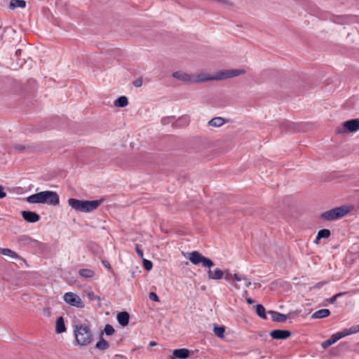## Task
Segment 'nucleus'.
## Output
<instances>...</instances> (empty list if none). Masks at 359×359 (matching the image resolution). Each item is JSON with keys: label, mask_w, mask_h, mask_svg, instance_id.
Segmentation results:
<instances>
[{"label": "nucleus", "mask_w": 359, "mask_h": 359, "mask_svg": "<svg viewBox=\"0 0 359 359\" xmlns=\"http://www.w3.org/2000/svg\"><path fill=\"white\" fill-rule=\"evenodd\" d=\"M189 261L194 265L201 264L202 266L208 269V277L210 280H220L223 276V271L219 268L212 270L211 268L215 266L214 262L209 258L202 255L198 251H193L189 254Z\"/></svg>", "instance_id": "nucleus-1"}, {"label": "nucleus", "mask_w": 359, "mask_h": 359, "mask_svg": "<svg viewBox=\"0 0 359 359\" xmlns=\"http://www.w3.org/2000/svg\"><path fill=\"white\" fill-rule=\"evenodd\" d=\"M74 331L77 343L81 346L89 344L93 341V334L90 327V323L86 320L85 323H77L74 325Z\"/></svg>", "instance_id": "nucleus-2"}, {"label": "nucleus", "mask_w": 359, "mask_h": 359, "mask_svg": "<svg viewBox=\"0 0 359 359\" xmlns=\"http://www.w3.org/2000/svg\"><path fill=\"white\" fill-rule=\"evenodd\" d=\"M104 201V198L95 201H83L76 198H69L68 205L74 210L82 212H89L96 210Z\"/></svg>", "instance_id": "nucleus-3"}, {"label": "nucleus", "mask_w": 359, "mask_h": 359, "mask_svg": "<svg viewBox=\"0 0 359 359\" xmlns=\"http://www.w3.org/2000/svg\"><path fill=\"white\" fill-rule=\"evenodd\" d=\"M352 208L348 205L337 207L321 213L319 218L325 221L338 219L350 212Z\"/></svg>", "instance_id": "nucleus-4"}, {"label": "nucleus", "mask_w": 359, "mask_h": 359, "mask_svg": "<svg viewBox=\"0 0 359 359\" xmlns=\"http://www.w3.org/2000/svg\"><path fill=\"white\" fill-rule=\"evenodd\" d=\"M359 130V119H351L345 121L341 126H339L337 130L338 134H344L347 131L354 133Z\"/></svg>", "instance_id": "nucleus-5"}, {"label": "nucleus", "mask_w": 359, "mask_h": 359, "mask_svg": "<svg viewBox=\"0 0 359 359\" xmlns=\"http://www.w3.org/2000/svg\"><path fill=\"white\" fill-rule=\"evenodd\" d=\"M41 194L43 204H48L53 206L59 204L60 198L56 192L52 191H41Z\"/></svg>", "instance_id": "nucleus-6"}, {"label": "nucleus", "mask_w": 359, "mask_h": 359, "mask_svg": "<svg viewBox=\"0 0 359 359\" xmlns=\"http://www.w3.org/2000/svg\"><path fill=\"white\" fill-rule=\"evenodd\" d=\"M64 301L72 306H75L76 308H83L84 304L82 302L80 297L73 292H67L64 295Z\"/></svg>", "instance_id": "nucleus-7"}, {"label": "nucleus", "mask_w": 359, "mask_h": 359, "mask_svg": "<svg viewBox=\"0 0 359 359\" xmlns=\"http://www.w3.org/2000/svg\"><path fill=\"white\" fill-rule=\"evenodd\" d=\"M244 69H226L222 70L217 73V80H223L229 78L235 77L241 74H244Z\"/></svg>", "instance_id": "nucleus-8"}, {"label": "nucleus", "mask_w": 359, "mask_h": 359, "mask_svg": "<svg viewBox=\"0 0 359 359\" xmlns=\"http://www.w3.org/2000/svg\"><path fill=\"white\" fill-rule=\"evenodd\" d=\"M192 77L193 83L206 82L209 81H218L217 79V74L215 76H210L205 72H200L192 75Z\"/></svg>", "instance_id": "nucleus-9"}, {"label": "nucleus", "mask_w": 359, "mask_h": 359, "mask_svg": "<svg viewBox=\"0 0 359 359\" xmlns=\"http://www.w3.org/2000/svg\"><path fill=\"white\" fill-rule=\"evenodd\" d=\"M22 218L27 222L34 223L40 219V216L35 212L22 210L21 212Z\"/></svg>", "instance_id": "nucleus-10"}, {"label": "nucleus", "mask_w": 359, "mask_h": 359, "mask_svg": "<svg viewBox=\"0 0 359 359\" xmlns=\"http://www.w3.org/2000/svg\"><path fill=\"white\" fill-rule=\"evenodd\" d=\"M270 335L273 339H285L291 335V333L288 330H274L271 332Z\"/></svg>", "instance_id": "nucleus-11"}, {"label": "nucleus", "mask_w": 359, "mask_h": 359, "mask_svg": "<svg viewBox=\"0 0 359 359\" xmlns=\"http://www.w3.org/2000/svg\"><path fill=\"white\" fill-rule=\"evenodd\" d=\"M172 76L175 79L184 81L185 83L191 84L193 83L192 75H189L182 72H175L172 74Z\"/></svg>", "instance_id": "nucleus-12"}, {"label": "nucleus", "mask_w": 359, "mask_h": 359, "mask_svg": "<svg viewBox=\"0 0 359 359\" xmlns=\"http://www.w3.org/2000/svg\"><path fill=\"white\" fill-rule=\"evenodd\" d=\"M116 318H117L118 323L121 326L125 327V326L128 325L129 323L130 316L128 312L121 311L117 314Z\"/></svg>", "instance_id": "nucleus-13"}, {"label": "nucleus", "mask_w": 359, "mask_h": 359, "mask_svg": "<svg viewBox=\"0 0 359 359\" xmlns=\"http://www.w3.org/2000/svg\"><path fill=\"white\" fill-rule=\"evenodd\" d=\"M172 355L180 359H186L189 355V351L187 348L175 349L172 352Z\"/></svg>", "instance_id": "nucleus-14"}, {"label": "nucleus", "mask_w": 359, "mask_h": 359, "mask_svg": "<svg viewBox=\"0 0 359 359\" xmlns=\"http://www.w3.org/2000/svg\"><path fill=\"white\" fill-rule=\"evenodd\" d=\"M269 313H271L272 320L274 322H285L287 318L286 315L277 311H270Z\"/></svg>", "instance_id": "nucleus-15"}, {"label": "nucleus", "mask_w": 359, "mask_h": 359, "mask_svg": "<svg viewBox=\"0 0 359 359\" xmlns=\"http://www.w3.org/2000/svg\"><path fill=\"white\" fill-rule=\"evenodd\" d=\"M27 201L29 203H43L41 191L28 196Z\"/></svg>", "instance_id": "nucleus-16"}, {"label": "nucleus", "mask_w": 359, "mask_h": 359, "mask_svg": "<svg viewBox=\"0 0 359 359\" xmlns=\"http://www.w3.org/2000/svg\"><path fill=\"white\" fill-rule=\"evenodd\" d=\"M330 314V311L327 309H322L316 312H314L311 318H323L329 316Z\"/></svg>", "instance_id": "nucleus-17"}, {"label": "nucleus", "mask_w": 359, "mask_h": 359, "mask_svg": "<svg viewBox=\"0 0 359 359\" xmlns=\"http://www.w3.org/2000/svg\"><path fill=\"white\" fill-rule=\"evenodd\" d=\"M330 236V231L327 229H323L318 232L315 243H318V241L321 238H327Z\"/></svg>", "instance_id": "nucleus-18"}, {"label": "nucleus", "mask_w": 359, "mask_h": 359, "mask_svg": "<svg viewBox=\"0 0 359 359\" xmlns=\"http://www.w3.org/2000/svg\"><path fill=\"white\" fill-rule=\"evenodd\" d=\"M66 327L65 325L64 320L62 317H59L56 321V332L58 334L65 332Z\"/></svg>", "instance_id": "nucleus-19"}, {"label": "nucleus", "mask_w": 359, "mask_h": 359, "mask_svg": "<svg viewBox=\"0 0 359 359\" xmlns=\"http://www.w3.org/2000/svg\"><path fill=\"white\" fill-rule=\"evenodd\" d=\"M224 119L222 117H215L212 118L209 122V126L212 127H219L224 123Z\"/></svg>", "instance_id": "nucleus-20"}, {"label": "nucleus", "mask_w": 359, "mask_h": 359, "mask_svg": "<svg viewBox=\"0 0 359 359\" xmlns=\"http://www.w3.org/2000/svg\"><path fill=\"white\" fill-rule=\"evenodd\" d=\"M26 2L24 0H11L10 2V8L15 9L16 8H25Z\"/></svg>", "instance_id": "nucleus-21"}, {"label": "nucleus", "mask_w": 359, "mask_h": 359, "mask_svg": "<svg viewBox=\"0 0 359 359\" xmlns=\"http://www.w3.org/2000/svg\"><path fill=\"white\" fill-rule=\"evenodd\" d=\"M0 252L2 255L10 257L13 259H17L19 257V256L15 252L8 248H0Z\"/></svg>", "instance_id": "nucleus-22"}, {"label": "nucleus", "mask_w": 359, "mask_h": 359, "mask_svg": "<svg viewBox=\"0 0 359 359\" xmlns=\"http://www.w3.org/2000/svg\"><path fill=\"white\" fill-rule=\"evenodd\" d=\"M213 332L217 337L222 339L224 337L225 327L224 326L215 325L213 328Z\"/></svg>", "instance_id": "nucleus-23"}, {"label": "nucleus", "mask_w": 359, "mask_h": 359, "mask_svg": "<svg viewBox=\"0 0 359 359\" xmlns=\"http://www.w3.org/2000/svg\"><path fill=\"white\" fill-rule=\"evenodd\" d=\"M115 105L118 107H124L128 105V100L126 96H121L115 101Z\"/></svg>", "instance_id": "nucleus-24"}, {"label": "nucleus", "mask_w": 359, "mask_h": 359, "mask_svg": "<svg viewBox=\"0 0 359 359\" xmlns=\"http://www.w3.org/2000/svg\"><path fill=\"white\" fill-rule=\"evenodd\" d=\"M342 332L344 333V337H346L347 335L358 333V332H359V325H354V326L351 327L348 329L344 330L342 331Z\"/></svg>", "instance_id": "nucleus-25"}, {"label": "nucleus", "mask_w": 359, "mask_h": 359, "mask_svg": "<svg viewBox=\"0 0 359 359\" xmlns=\"http://www.w3.org/2000/svg\"><path fill=\"white\" fill-rule=\"evenodd\" d=\"M79 273L81 276L84 278H92L95 273L93 270L88 269H83L79 270Z\"/></svg>", "instance_id": "nucleus-26"}, {"label": "nucleus", "mask_w": 359, "mask_h": 359, "mask_svg": "<svg viewBox=\"0 0 359 359\" xmlns=\"http://www.w3.org/2000/svg\"><path fill=\"white\" fill-rule=\"evenodd\" d=\"M256 313L260 318L266 319L265 309L262 304H257L256 306Z\"/></svg>", "instance_id": "nucleus-27"}, {"label": "nucleus", "mask_w": 359, "mask_h": 359, "mask_svg": "<svg viewBox=\"0 0 359 359\" xmlns=\"http://www.w3.org/2000/svg\"><path fill=\"white\" fill-rule=\"evenodd\" d=\"M96 348L100 350H106L109 347L108 342L104 339L101 338L96 344Z\"/></svg>", "instance_id": "nucleus-28"}, {"label": "nucleus", "mask_w": 359, "mask_h": 359, "mask_svg": "<svg viewBox=\"0 0 359 359\" xmlns=\"http://www.w3.org/2000/svg\"><path fill=\"white\" fill-rule=\"evenodd\" d=\"M344 337V333L341 332H337L334 334H332L330 339L332 343V344H334V343H336L338 340H339L340 339H341L342 337Z\"/></svg>", "instance_id": "nucleus-29"}, {"label": "nucleus", "mask_w": 359, "mask_h": 359, "mask_svg": "<svg viewBox=\"0 0 359 359\" xmlns=\"http://www.w3.org/2000/svg\"><path fill=\"white\" fill-rule=\"evenodd\" d=\"M13 149L16 151L21 153L24 152L27 149V147L21 144H15L13 146Z\"/></svg>", "instance_id": "nucleus-30"}, {"label": "nucleus", "mask_w": 359, "mask_h": 359, "mask_svg": "<svg viewBox=\"0 0 359 359\" xmlns=\"http://www.w3.org/2000/svg\"><path fill=\"white\" fill-rule=\"evenodd\" d=\"M104 332L107 335H112L114 333V329L112 325L107 324L104 327Z\"/></svg>", "instance_id": "nucleus-31"}, {"label": "nucleus", "mask_w": 359, "mask_h": 359, "mask_svg": "<svg viewBox=\"0 0 359 359\" xmlns=\"http://www.w3.org/2000/svg\"><path fill=\"white\" fill-rule=\"evenodd\" d=\"M143 266L147 271H150L152 269L153 264L151 261L143 259Z\"/></svg>", "instance_id": "nucleus-32"}, {"label": "nucleus", "mask_w": 359, "mask_h": 359, "mask_svg": "<svg viewBox=\"0 0 359 359\" xmlns=\"http://www.w3.org/2000/svg\"><path fill=\"white\" fill-rule=\"evenodd\" d=\"M224 279L227 281H229L232 279L233 274L231 273L229 269H225L223 271Z\"/></svg>", "instance_id": "nucleus-33"}, {"label": "nucleus", "mask_w": 359, "mask_h": 359, "mask_svg": "<svg viewBox=\"0 0 359 359\" xmlns=\"http://www.w3.org/2000/svg\"><path fill=\"white\" fill-rule=\"evenodd\" d=\"M345 294H346V292H339V293L336 294L335 295H334L332 297H331L329 299V302L330 304H334L336 302V300L337 299L338 297H341V296H342V295H344Z\"/></svg>", "instance_id": "nucleus-34"}, {"label": "nucleus", "mask_w": 359, "mask_h": 359, "mask_svg": "<svg viewBox=\"0 0 359 359\" xmlns=\"http://www.w3.org/2000/svg\"><path fill=\"white\" fill-rule=\"evenodd\" d=\"M149 297L151 300L152 301H154L156 302H158L160 301L158 297L157 296V294L154 292H151L149 294Z\"/></svg>", "instance_id": "nucleus-35"}, {"label": "nucleus", "mask_w": 359, "mask_h": 359, "mask_svg": "<svg viewBox=\"0 0 359 359\" xmlns=\"http://www.w3.org/2000/svg\"><path fill=\"white\" fill-rule=\"evenodd\" d=\"M87 297L90 300H100V297L95 295L93 292H88Z\"/></svg>", "instance_id": "nucleus-36"}, {"label": "nucleus", "mask_w": 359, "mask_h": 359, "mask_svg": "<svg viewBox=\"0 0 359 359\" xmlns=\"http://www.w3.org/2000/svg\"><path fill=\"white\" fill-rule=\"evenodd\" d=\"M331 345H332V341H331V340H330V338H329L328 339H327V340H325V341H323V342L321 343V346H322L323 348H325H325H328V347H329V346H330Z\"/></svg>", "instance_id": "nucleus-37"}, {"label": "nucleus", "mask_w": 359, "mask_h": 359, "mask_svg": "<svg viewBox=\"0 0 359 359\" xmlns=\"http://www.w3.org/2000/svg\"><path fill=\"white\" fill-rule=\"evenodd\" d=\"M133 83L136 88H140L142 86V79L141 78H138L135 80Z\"/></svg>", "instance_id": "nucleus-38"}, {"label": "nucleus", "mask_w": 359, "mask_h": 359, "mask_svg": "<svg viewBox=\"0 0 359 359\" xmlns=\"http://www.w3.org/2000/svg\"><path fill=\"white\" fill-rule=\"evenodd\" d=\"M135 250H136V252H137V253L138 256H139L140 257L142 258V257H143V252H142V250L140 248L139 245H137V244L135 245Z\"/></svg>", "instance_id": "nucleus-39"}, {"label": "nucleus", "mask_w": 359, "mask_h": 359, "mask_svg": "<svg viewBox=\"0 0 359 359\" xmlns=\"http://www.w3.org/2000/svg\"><path fill=\"white\" fill-rule=\"evenodd\" d=\"M231 280H235V281H241V280H246V278L244 277L241 278L238 274L235 273L233 275Z\"/></svg>", "instance_id": "nucleus-40"}, {"label": "nucleus", "mask_w": 359, "mask_h": 359, "mask_svg": "<svg viewBox=\"0 0 359 359\" xmlns=\"http://www.w3.org/2000/svg\"><path fill=\"white\" fill-rule=\"evenodd\" d=\"M6 196V192L4 191L3 187L0 185V198H3Z\"/></svg>", "instance_id": "nucleus-41"}, {"label": "nucleus", "mask_w": 359, "mask_h": 359, "mask_svg": "<svg viewBox=\"0 0 359 359\" xmlns=\"http://www.w3.org/2000/svg\"><path fill=\"white\" fill-rule=\"evenodd\" d=\"M170 117H165L162 119L161 122L163 124H167L170 122Z\"/></svg>", "instance_id": "nucleus-42"}, {"label": "nucleus", "mask_w": 359, "mask_h": 359, "mask_svg": "<svg viewBox=\"0 0 359 359\" xmlns=\"http://www.w3.org/2000/svg\"><path fill=\"white\" fill-rule=\"evenodd\" d=\"M102 263L106 267L111 269L110 264L107 261H103Z\"/></svg>", "instance_id": "nucleus-43"}, {"label": "nucleus", "mask_w": 359, "mask_h": 359, "mask_svg": "<svg viewBox=\"0 0 359 359\" xmlns=\"http://www.w3.org/2000/svg\"><path fill=\"white\" fill-rule=\"evenodd\" d=\"M246 301L249 304H252L254 302V300H252L251 298H247Z\"/></svg>", "instance_id": "nucleus-44"}, {"label": "nucleus", "mask_w": 359, "mask_h": 359, "mask_svg": "<svg viewBox=\"0 0 359 359\" xmlns=\"http://www.w3.org/2000/svg\"><path fill=\"white\" fill-rule=\"evenodd\" d=\"M21 53H22V50H21V49H18V50L15 51V55H16L17 56L20 55Z\"/></svg>", "instance_id": "nucleus-45"}, {"label": "nucleus", "mask_w": 359, "mask_h": 359, "mask_svg": "<svg viewBox=\"0 0 359 359\" xmlns=\"http://www.w3.org/2000/svg\"><path fill=\"white\" fill-rule=\"evenodd\" d=\"M156 344H156V341H151L149 342V346H156Z\"/></svg>", "instance_id": "nucleus-46"}, {"label": "nucleus", "mask_w": 359, "mask_h": 359, "mask_svg": "<svg viewBox=\"0 0 359 359\" xmlns=\"http://www.w3.org/2000/svg\"><path fill=\"white\" fill-rule=\"evenodd\" d=\"M250 285H251V282L247 280L245 282V287H249Z\"/></svg>", "instance_id": "nucleus-47"}, {"label": "nucleus", "mask_w": 359, "mask_h": 359, "mask_svg": "<svg viewBox=\"0 0 359 359\" xmlns=\"http://www.w3.org/2000/svg\"><path fill=\"white\" fill-rule=\"evenodd\" d=\"M287 126V123H282V124L280 125V128L283 129V128L285 126Z\"/></svg>", "instance_id": "nucleus-48"}]
</instances>
